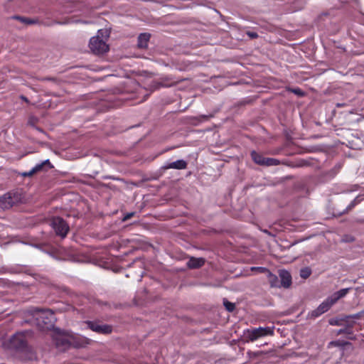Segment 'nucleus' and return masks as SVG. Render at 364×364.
Returning <instances> with one entry per match:
<instances>
[{
	"instance_id": "27",
	"label": "nucleus",
	"mask_w": 364,
	"mask_h": 364,
	"mask_svg": "<svg viewBox=\"0 0 364 364\" xmlns=\"http://www.w3.org/2000/svg\"><path fill=\"white\" fill-rule=\"evenodd\" d=\"M293 92L298 95H303V92L299 89H295L293 90Z\"/></svg>"
},
{
	"instance_id": "1",
	"label": "nucleus",
	"mask_w": 364,
	"mask_h": 364,
	"mask_svg": "<svg viewBox=\"0 0 364 364\" xmlns=\"http://www.w3.org/2000/svg\"><path fill=\"white\" fill-rule=\"evenodd\" d=\"M110 31L107 28L100 29L97 34L90 38L89 48L92 53L96 55L103 54L109 50L106 41L109 38Z\"/></svg>"
},
{
	"instance_id": "30",
	"label": "nucleus",
	"mask_w": 364,
	"mask_h": 364,
	"mask_svg": "<svg viewBox=\"0 0 364 364\" xmlns=\"http://www.w3.org/2000/svg\"><path fill=\"white\" fill-rule=\"evenodd\" d=\"M358 223H364V220H358Z\"/></svg>"
},
{
	"instance_id": "10",
	"label": "nucleus",
	"mask_w": 364,
	"mask_h": 364,
	"mask_svg": "<svg viewBox=\"0 0 364 364\" xmlns=\"http://www.w3.org/2000/svg\"><path fill=\"white\" fill-rule=\"evenodd\" d=\"M150 38L151 34L149 33H140L137 38V47L141 49L147 48Z\"/></svg>"
},
{
	"instance_id": "8",
	"label": "nucleus",
	"mask_w": 364,
	"mask_h": 364,
	"mask_svg": "<svg viewBox=\"0 0 364 364\" xmlns=\"http://www.w3.org/2000/svg\"><path fill=\"white\" fill-rule=\"evenodd\" d=\"M24 332L14 334L10 338L11 346L16 349H23L26 346V339Z\"/></svg>"
},
{
	"instance_id": "22",
	"label": "nucleus",
	"mask_w": 364,
	"mask_h": 364,
	"mask_svg": "<svg viewBox=\"0 0 364 364\" xmlns=\"http://www.w3.org/2000/svg\"><path fill=\"white\" fill-rule=\"evenodd\" d=\"M223 303H224V306H225L226 309L230 312L232 311L235 308V304L231 303L227 300H225Z\"/></svg>"
},
{
	"instance_id": "21",
	"label": "nucleus",
	"mask_w": 364,
	"mask_h": 364,
	"mask_svg": "<svg viewBox=\"0 0 364 364\" xmlns=\"http://www.w3.org/2000/svg\"><path fill=\"white\" fill-rule=\"evenodd\" d=\"M323 314L321 313V311H319V309L318 308H316V309L313 310L312 311H311L309 314V318H314L316 317H318L320 315Z\"/></svg>"
},
{
	"instance_id": "28",
	"label": "nucleus",
	"mask_w": 364,
	"mask_h": 364,
	"mask_svg": "<svg viewBox=\"0 0 364 364\" xmlns=\"http://www.w3.org/2000/svg\"><path fill=\"white\" fill-rule=\"evenodd\" d=\"M21 99L23 100V101H25L27 103L29 102L28 100L25 96H23V95L21 96Z\"/></svg>"
},
{
	"instance_id": "23",
	"label": "nucleus",
	"mask_w": 364,
	"mask_h": 364,
	"mask_svg": "<svg viewBox=\"0 0 364 364\" xmlns=\"http://www.w3.org/2000/svg\"><path fill=\"white\" fill-rule=\"evenodd\" d=\"M354 240H355L354 237L350 235H345L342 238V241L346 242H350L354 241Z\"/></svg>"
},
{
	"instance_id": "26",
	"label": "nucleus",
	"mask_w": 364,
	"mask_h": 364,
	"mask_svg": "<svg viewBox=\"0 0 364 364\" xmlns=\"http://www.w3.org/2000/svg\"><path fill=\"white\" fill-rule=\"evenodd\" d=\"M247 35L252 38H256L258 37L257 33L255 32L248 31Z\"/></svg>"
},
{
	"instance_id": "11",
	"label": "nucleus",
	"mask_w": 364,
	"mask_h": 364,
	"mask_svg": "<svg viewBox=\"0 0 364 364\" xmlns=\"http://www.w3.org/2000/svg\"><path fill=\"white\" fill-rule=\"evenodd\" d=\"M281 279V286L284 288H289L291 284V277L289 272L286 270H280L279 272Z\"/></svg>"
},
{
	"instance_id": "17",
	"label": "nucleus",
	"mask_w": 364,
	"mask_h": 364,
	"mask_svg": "<svg viewBox=\"0 0 364 364\" xmlns=\"http://www.w3.org/2000/svg\"><path fill=\"white\" fill-rule=\"evenodd\" d=\"M334 304L331 301V299L328 297L323 302H322L317 308L319 311H321L322 314L326 312L332 305Z\"/></svg>"
},
{
	"instance_id": "18",
	"label": "nucleus",
	"mask_w": 364,
	"mask_h": 364,
	"mask_svg": "<svg viewBox=\"0 0 364 364\" xmlns=\"http://www.w3.org/2000/svg\"><path fill=\"white\" fill-rule=\"evenodd\" d=\"M251 156H252V158L253 161L256 164H259V165H262L263 164L264 159L265 158L263 157L262 155H260L259 154L257 153L255 151H252L251 152Z\"/></svg>"
},
{
	"instance_id": "9",
	"label": "nucleus",
	"mask_w": 364,
	"mask_h": 364,
	"mask_svg": "<svg viewBox=\"0 0 364 364\" xmlns=\"http://www.w3.org/2000/svg\"><path fill=\"white\" fill-rule=\"evenodd\" d=\"M52 167H53V166L51 165L50 161L48 159H47V160H45L44 161H43L42 163L36 165L30 171L22 173L21 176L23 177L32 176L33 174L36 173L37 172L41 171L44 169H49V168H51Z\"/></svg>"
},
{
	"instance_id": "3",
	"label": "nucleus",
	"mask_w": 364,
	"mask_h": 364,
	"mask_svg": "<svg viewBox=\"0 0 364 364\" xmlns=\"http://www.w3.org/2000/svg\"><path fill=\"white\" fill-rule=\"evenodd\" d=\"M55 347L60 351H65L71 347L70 336L60 332H55L52 335Z\"/></svg>"
},
{
	"instance_id": "14",
	"label": "nucleus",
	"mask_w": 364,
	"mask_h": 364,
	"mask_svg": "<svg viewBox=\"0 0 364 364\" xmlns=\"http://www.w3.org/2000/svg\"><path fill=\"white\" fill-rule=\"evenodd\" d=\"M262 270L264 272H265V273L267 274V277L268 278V281H269V282L270 284V286L272 287H279L278 277L275 274H273L267 269H262Z\"/></svg>"
},
{
	"instance_id": "15",
	"label": "nucleus",
	"mask_w": 364,
	"mask_h": 364,
	"mask_svg": "<svg viewBox=\"0 0 364 364\" xmlns=\"http://www.w3.org/2000/svg\"><path fill=\"white\" fill-rule=\"evenodd\" d=\"M205 263V259L203 258H195L191 257L187 265L189 268L195 269L202 267Z\"/></svg>"
},
{
	"instance_id": "24",
	"label": "nucleus",
	"mask_w": 364,
	"mask_h": 364,
	"mask_svg": "<svg viewBox=\"0 0 364 364\" xmlns=\"http://www.w3.org/2000/svg\"><path fill=\"white\" fill-rule=\"evenodd\" d=\"M14 18L21 21L22 22H25V23H26L28 24H30V23H33L31 20L25 19V18H23L22 17H20V16H16Z\"/></svg>"
},
{
	"instance_id": "16",
	"label": "nucleus",
	"mask_w": 364,
	"mask_h": 364,
	"mask_svg": "<svg viewBox=\"0 0 364 364\" xmlns=\"http://www.w3.org/2000/svg\"><path fill=\"white\" fill-rule=\"evenodd\" d=\"M350 289H342L335 293H333L329 298L331 299L333 304L336 303L341 298H343L345 296L348 292L349 291Z\"/></svg>"
},
{
	"instance_id": "4",
	"label": "nucleus",
	"mask_w": 364,
	"mask_h": 364,
	"mask_svg": "<svg viewBox=\"0 0 364 364\" xmlns=\"http://www.w3.org/2000/svg\"><path fill=\"white\" fill-rule=\"evenodd\" d=\"M21 199L20 196L16 193H7L0 198V208L6 210L11 208Z\"/></svg>"
},
{
	"instance_id": "5",
	"label": "nucleus",
	"mask_w": 364,
	"mask_h": 364,
	"mask_svg": "<svg viewBox=\"0 0 364 364\" xmlns=\"http://www.w3.org/2000/svg\"><path fill=\"white\" fill-rule=\"evenodd\" d=\"M274 327H259L248 331V338L251 341L266 336H273Z\"/></svg>"
},
{
	"instance_id": "29",
	"label": "nucleus",
	"mask_w": 364,
	"mask_h": 364,
	"mask_svg": "<svg viewBox=\"0 0 364 364\" xmlns=\"http://www.w3.org/2000/svg\"><path fill=\"white\" fill-rule=\"evenodd\" d=\"M262 269H265V268H264V267H257V270L259 271L260 272H264V273H265V272H264V271L262 270Z\"/></svg>"
},
{
	"instance_id": "25",
	"label": "nucleus",
	"mask_w": 364,
	"mask_h": 364,
	"mask_svg": "<svg viewBox=\"0 0 364 364\" xmlns=\"http://www.w3.org/2000/svg\"><path fill=\"white\" fill-rule=\"evenodd\" d=\"M134 215V213H127L123 218V221H126V220H128L129 219H130L133 215Z\"/></svg>"
},
{
	"instance_id": "6",
	"label": "nucleus",
	"mask_w": 364,
	"mask_h": 364,
	"mask_svg": "<svg viewBox=\"0 0 364 364\" xmlns=\"http://www.w3.org/2000/svg\"><path fill=\"white\" fill-rule=\"evenodd\" d=\"M52 226L57 235L65 237L69 230L68 224L61 218H54L52 220Z\"/></svg>"
},
{
	"instance_id": "2",
	"label": "nucleus",
	"mask_w": 364,
	"mask_h": 364,
	"mask_svg": "<svg viewBox=\"0 0 364 364\" xmlns=\"http://www.w3.org/2000/svg\"><path fill=\"white\" fill-rule=\"evenodd\" d=\"M36 326L42 331L50 330L54 326L55 317L51 310L34 309L32 311Z\"/></svg>"
},
{
	"instance_id": "31",
	"label": "nucleus",
	"mask_w": 364,
	"mask_h": 364,
	"mask_svg": "<svg viewBox=\"0 0 364 364\" xmlns=\"http://www.w3.org/2000/svg\"><path fill=\"white\" fill-rule=\"evenodd\" d=\"M257 267H252V268H251V269H252V270H257Z\"/></svg>"
},
{
	"instance_id": "7",
	"label": "nucleus",
	"mask_w": 364,
	"mask_h": 364,
	"mask_svg": "<svg viewBox=\"0 0 364 364\" xmlns=\"http://www.w3.org/2000/svg\"><path fill=\"white\" fill-rule=\"evenodd\" d=\"M87 327L92 331L102 334H109L112 331V327L107 324H101L97 321H85Z\"/></svg>"
},
{
	"instance_id": "20",
	"label": "nucleus",
	"mask_w": 364,
	"mask_h": 364,
	"mask_svg": "<svg viewBox=\"0 0 364 364\" xmlns=\"http://www.w3.org/2000/svg\"><path fill=\"white\" fill-rule=\"evenodd\" d=\"M311 274V270L309 267L303 268L300 270V277L303 279H307Z\"/></svg>"
},
{
	"instance_id": "19",
	"label": "nucleus",
	"mask_w": 364,
	"mask_h": 364,
	"mask_svg": "<svg viewBox=\"0 0 364 364\" xmlns=\"http://www.w3.org/2000/svg\"><path fill=\"white\" fill-rule=\"evenodd\" d=\"M279 164V161L277 159L272 158H265L264 159L263 166H277Z\"/></svg>"
},
{
	"instance_id": "13",
	"label": "nucleus",
	"mask_w": 364,
	"mask_h": 364,
	"mask_svg": "<svg viewBox=\"0 0 364 364\" xmlns=\"http://www.w3.org/2000/svg\"><path fill=\"white\" fill-rule=\"evenodd\" d=\"M187 166V163L183 160H178L176 161L168 164L162 166V169L166 170L169 168L173 169H185Z\"/></svg>"
},
{
	"instance_id": "12",
	"label": "nucleus",
	"mask_w": 364,
	"mask_h": 364,
	"mask_svg": "<svg viewBox=\"0 0 364 364\" xmlns=\"http://www.w3.org/2000/svg\"><path fill=\"white\" fill-rule=\"evenodd\" d=\"M71 339V346L80 348H84L86 346V345L90 343V340L86 338H77L73 336H70Z\"/></svg>"
}]
</instances>
